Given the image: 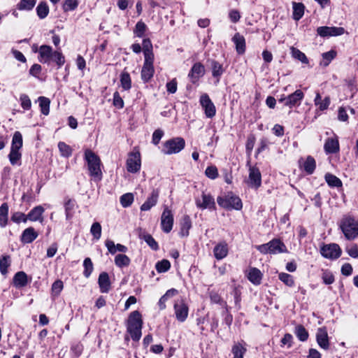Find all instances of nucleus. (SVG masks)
I'll use <instances>...</instances> for the list:
<instances>
[{
  "label": "nucleus",
  "mask_w": 358,
  "mask_h": 358,
  "mask_svg": "<svg viewBox=\"0 0 358 358\" xmlns=\"http://www.w3.org/2000/svg\"><path fill=\"white\" fill-rule=\"evenodd\" d=\"M143 320L141 314L138 310L131 312L128 317L127 331L134 341H138L141 337Z\"/></svg>",
  "instance_id": "nucleus-1"
},
{
  "label": "nucleus",
  "mask_w": 358,
  "mask_h": 358,
  "mask_svg": "<svg viewBox=\"0 0 358 358\" xmlns=\"http://www.w3.org/2000/svg\"><path fill=\"white\" fill-rule=\"evenodd\" d=\"M85 159L87 162L90 176L98 180H101L102 172L100 167L101 160L99 157L91 150L87 149L85 151Z\"/></svg>",
  "instance_id": "nucleus-2"
},
{
  "label": "nucleus",
  "mask_w": 358,
  "mask_h": 358,
  "mask_svg": "<svg viewBox=\"0 0 358 358\" xmlns=\"http://www.w3.org/2000/svg\"><path fill=\"white\" fill-rule=\"evenodd\" d=\"M217 201L220 206L227 210H239L243 207L241 199L232 192H228L224 196H218Z\"/></svg>",
  "instance_id": "nucleus-3"
},
{
  "label": "nucleus",
  "mask_w": 358,
  "mask_h": 358,
  "mask_svg": "<svg viewBox=\"0 0 358 358\" xmlns=\"http://www.w3.org/2000/svg\"><path fill=\"white\" fill-rule=\"evenodd\" d=\"M340 227L348 240H353L358 236V221L352 217H343Z\"/></svg>",
  "instance_id": "nucleus-4"
},
{
  "label": "nucleus",
  "mask_w": 358,
  "mask_h": 358,
  "mask_svg": "<svg viewBox=\"0 0 358 358\" xmlns=\"http://www.w3.org/2000/svg\"><path fill=\"white\" fill-rule=\"evenodd\" d=\"M185 146V141L182 138H173L164 143L162 152L165 155L176 154L183 150Z\"/></svg>",
  "instance_id": "nucleus-5"
},
{
  "label": "nucleus",
  "mask_w": 358,
  "mask_h": 358,
  "mask_svg": "<svg viewBox=\"0 0 358 358\" xmlns=\"http://www.w3.org/2000/svg\"><path fill=\"white\" fill-rule=\"evenodd\" d=\"M320 253L324 258L336 259L341 257V249L336 243L324 245L320 249Z\"/></svg>",
  "instance_id": "nucleus-6"
},
{
  "label": "nucleus",
  "mask_w": 358,
  "mask_h": 358,
  "mask_svg": "<svg viewBox=\"0 0 358 358\" xmlns=\"http://www.w3.org/2000/svg\"><path fill=\"white\" fill-rule=\"evenodd\" d=\"M176 320L180 322H184L188 317L189 308L184 300H177L173 306Z\"/></svg>",
  "instance_id": "nucleus-7"
},
{
  "label": "nucleus",
  "mask_w": 358,
  "mask_h": 358,
  "mask_svg": "<svg viewBox=\"0 0 358 358\" xmlns=\"http://www.w3.org/2000/svg\"><path fill=\"white\" fill-rule=\"evenodd\" d=\"M199 102L207 117L212 118L215 115V106L207 94H203L200 96Z\"/></svg>",
  "instance_id": "nucleus-8"
},
{
  "label": "nucleus",
  "mask_w": 358,
  "mask_h": 358,
  "mask_svg": "<svg viewBox=\"0 0 358 358\" xmlns=\"http://www.w3.org/2000/svg\"><path fill=\"white\" fill-rule=\"evenodd\" d=\"M304 94L300 90H296L294 93L288 95L286 97L280 98V102L284 101L285 106L292 108L301 104V100L303 99Z\"/></svg>",
  "instance_id": "nucleus-9"
},
{
  "label": "nucleus",
  "mask_w": 358,
  "mask_h": 358,
  "mask_svg": "<svg viewBox=\"0 0 358 358\" xmlns=\"http://www.w3.org/2000/svg\"><path fill=\"white\" fill-rule=\"evenodd\" d=\"M173 225V215L168 207H165L161 216L162 229L165 233H169Z\"/></svg>",
  "instance_id": "nucleus-10"
},
{
  "label": "nucleus",
  "mask_w": 358,
  "mask_h": 358,
  "mask_svg": "<svg viewBox=\"0 0 358 358\" xmlns=\"http://www.w3.org/2000/svg\"><path fill=\"white\" fill-rule=\"evenodd\" d=\"M141 155L138 152L129 153L127 159V170L130 173H137L141 169Z\"/></svg>",
  "instance_id": "nucleus-11"
},
{
  "label": "nucleus",
  "mask_w": 358,
  "mask_h": 358,
  "mask_svg": "<svg viewBox=\"0 0 358 358\" xmlns=\"http://www.w3.org/2000/svg\"><path fill=\"white\" fill-rule=\"evenodd\" d=\"M317 34L322 37L341 36L345 33L343 27H319L317 29Z\"/></svg>",
  "instance_id": "nucleus-12"
},
{
  "label": "nucleus",
  "mask_w": 358,
  "mask_h": 358,
  "mask_svg": "<svg viewBox=\"0 0 358 358\" xmlns=\"http://www.w3.org/2000/svg\"><path fill=\"white\" fill-rule=\"evenodd\" d=\"M249 171V176L246 182L248 187L257 189L262 183L261 173L259 169L255 167H250Z\"/></svg>",
  "instance_id": "nucleus-13"
},
{
  "label": "nucleus",
  "mask_w": 358,
  "mask_h": 358,
  "mask_svg": "<svg viewBox=\"0 0 358 358\" xmlns=\"http://www.w3.org/2000/svg\"><path fill=\"white\" fill-rule=\"evenodd\" d=\"M204 74V66L200 62H196L192 66L190 71L188 73V77L189 78L191 82L193 84H195L199 81L200 78L203 76Z\"/></svg>",
  "instance_id": "nucleus-14"
},
{
  "label": "nucleus",
  "mask_w": 358,
  "mask_h": 358,
  "mask_svg": "<svg viewBox=\"0 0 358 358\" xmlns=\"http://www.w3.org/2000/svg\"><path fill=\"white\" fill-rule=\"evenodd\" d=\"M316 341L321 348L324 350H328L329 348L330 343L326 327H320L317 329L316 333Z\"/></svg>",
  "instance_id": "nucleus-15"
},
{
  "label": "nucleus",
  "mask_w": 358,
  "mask_h": 358,
  "mask_svg": "<svg viewBox=\"0 0 358 358\" xmlns=\"http://www.w3.org/2000/svg\"><path fill=\"white\" fill-rule=\"evenodd\" d=\"M196 205L201 209L211 208L215 206L214 198L210 194L202 193V201L199 199H196Z\"/></svg>",
  "instance_id": "nucleus-16"
},
{
  "label": "nucleus",
  "mask_w": 358,
  "mask_h": 358,
  "mask_svg": "<svg viewBox=\"0 0 358 358\" xmlns=\"http://www.w3.org/2000/svg\"><path fill=\"white\" fill-rule=\"evenodd\" d=\"M159 197V192L157 189H154L150 196L141 206V210L143 211L149 210L152 207L156 205Z\"/></svg>",
  "instance_id": "nucleus-17"
},
{
  "label": "nucleus",
  "mask_w": 358,
  "mask_h": 358,
  "mask_svg": "<svg viewBox=\"0 0 358 358\" xmlns=\"http://www.w3.org/2000/svg\"><path fill=\"white\" fill-rule=\"evenodd\" d=\"M327 154H334L339 151V143L337 138H328L324 145Z\"/></svg>",
  "instance_id": "nucleus-18"
},
{
  "label": "nucleus",
  "mask_w": 358,
  "mask_h": 358,
  "mask_svg": "<svg viewBox=\"0 0 358 358\" xmlns=\"http://www.w3.org/2000/svg\"><path fill=\"white\" fill-rule=\"evenodd\" d=\"M100 291L102 293H108L110 289V282L108 274L106 272L100 273L98 279Z\"/></svg>",
  "instance_id": "nucleus-19"
},
{
  "label": "nucleus",
  "mask_w": 358,
  "mask_h": 358,
  "mask_svg": "<svg viewBox=\"0 0 358 358\" xmlns=\"http://www.w3.org/2000/svg\"><path fill=\"white\" fill-rule=\"evenodd\" d=\"M44 208L41 206H37L34 207L31 211L27 214V218L29 220L32 222L39 221L41 222H43V213H44Z\"/></svg>",
  "instance_id": "nucleus-20"
},
{
  "label": "nucleus",
  "mask_w": 358,
  "mask_h": 358,
  "mask_svg": "<svg viewBox=\"0 0 358 358\" xmlns=\"http://www.w3.org/2000/svg\"><path fill=\"white\" fill-rule=\"evenodd\" d=\"M232 41L236 46V52L238 55H243L245 52V38L239 33H236L232 38Z\"/></svg>",
  "instance_id": "nucleus-21"
},
{
  "label": "nucleus",
  "mask_w": 358,
  "mask_h": 358,
  "mask_svg": "<svg viewBox=\"0 0 358 358\" xmlns=\"http://www.w3.org/2000/svg\"><path fill=\"white\" fill-rule=\"evenodd\" d=\"M38 237V233L33 227L24 229L21 236V241L24 243H31Z\"/></svg>",
  "instance_id": "nucleus-22"
},
{
  "label": "nucleus",
  "mask_w": 358,
  "mask_h": 358,
  "mask_svg": "<svg viewBox=\"0 0 358 358\" xmlns=\"http://www.w3.org/2000/svg\"><path fill=\"white\" fill-rule=\"evenodd\" d=\"M215 257L217 260L224 259L228 254V245L225 242L218 243L213 249Z\"/></svg>",
  "instance_id": "nucleus-23"
},
{
  "label": "nucleus",
  "mask_w": 358,
  "mask_h": 358,
  "mask_svg": "<svg viewBox=\"0 0 358 358\" xmlns=\"http://www.w3.org/2000/svg\"><path fill=\"white\" fill-rule=\"evenodd\" d=\"M39 61L41 62H48L53 55V51L50 45H42L39 48Z\"/></svg>",
  "instance_id": "nucleus-24"
},
{
  "label": "nucleus",
  "mask_w": 358,
  "mask_h": 358,
  "mask_svg": "<svg viewBox=\"0 0 358 358\" xmlns=\"http://www.w3.org/2000/svg\"><path fill=\"white\" fill-rule=\"evenodd\" d=\"M13 281L17 288L25 287L28 282L27 275L24 271H18L15 274Z\"/></svg>",
  "instance_id": "nucleus-25"
},
{
  "label": "nucleus",
  "mask_w": 358,
  "mask_h": 358,
  "mask_svg": "<svg viewBox=\"0 0 358 358\" xmlns=\"http://www.w3.org/2000/svg\"><path fill=\"white\" fill-rule=\"evenodd\" d=\"M282 253L287 252V247L279 239H273L270 241V253Z\"/></svg>",
  "instance_id": "nucleus-26"
},
{
  "label": "nucleus",
  "mask_w": 358,
  "mask_h": 358,
  "mask_svg": "<svg viewBox=\"0 0 358 358\" xmlns=\"http://www.w3.org/2000/svg\"><path fill=\"white\" fill-rule=\"evenodd\" d=\"M248 279L254 285H259L262 278V273L257 268H250L247 273Z\"/></svg>",
  "instance_id": "nucleus-27"
},
{
  "label": "nucleus",
  "mask_w": 358,
  "mask_h": 358,
  "mask_svg": "<svg viewBox=\"0 0 358 358\" xmlns=\"http://www.w3.org/2000/svg\"><path fill=\"white\" fill-rule=\"evenodd\" d=\"M192 227V221L189 215H184L180 222V235L186 237L189 235V231Z\"/></svg>",
  "instance_id": "nucleus-28"
},
{
  "label": "nucleus",
  "mask_w": 358,
  "mask_h": 358,
  "mask_svg": "<svg viewBox=\"0 0 358 358\" xmlns=\"http://www.w3.org/2000/svg\"><path fill=\"white\" fill-rule=\"evenodd\" d=\"M301 167L308 174H312L316 167V162L312 156H308L301 165Z\"/></svg>",
  "instance_id": "nucleus-29"
},
{
  "label": "nucleus",
  "mask_w": 358,
  "mask_h": 358,
  "mask_svg": "<svg viewBox=\"0 0 358 358\" xmlns=\"http://www.w3.org/2000/svg\"><path fill=\"white\" fill-rule=\"evenodd\" d=\"M23 140L22 134L20 131H15L13 134L10 150H19L22 148Z\"/></svg>",
  "instance_id": "nucleus-30"
},
{
  "label": "nucleus",
  "mask_w": 358,
  "mask_h": 358,
  "mask_svg": "<svg viewBox=\"0 0 358 358\" xmlns=\"http://www.w3.org/2000/svg\"><path fill=\"white\" fill-rule=\"evenodd\" d=\"M155 73L154 66L143 64L141 70V78L145 83H148L153 76Z\"/></svg>",
  "instance_id": "nucleus-31"
},
{
  "label": "nucleus",
  "mask_w": 358,
  "mask_h": 358,
  "mask_svg": "<svg viewBox=\"0 0 358 358\" xmlns=\"http://www.w3.org/2000/svg\"><path fill=\"white\" fill-rule=\"evenodd\" d=\"M76 206V202L73 199H69L64 203L66 220H69L73 217Z\"/></svg>",
  "instance_id": "nucleus-32"
},
{
  "label": "nucleus",
  "mask_w": 358,
  "mask_h": 358,
  "mask_svg": "<svg viewBox=\"0 0 358 358\" xmlns=\"http://www.w3.org/2000/svg\"><path fill=\"white\" fill-rule=\"evenodd\" d=\"M139 238L144 240L152 250L157 251L159 249L158 243L150 234L147 233H141L139 234Z\"/></svg>",
  "instance_id": "nucleus-33"
},
{
  "label": "nucleus",
  "mask_w": 358,
  "mask_h": 358,
  "mask_svg": "<svg viewBox=\"0 0 358 358\" xmlns=\"http://www.w3.org/2000/svg\"><path fill=\"white\" fill-rule=\"evenodd\" d=\"M41 112L44 115H48L50 113V100L45 96H39L38 99Z\"/></svg>",
  "instance_id": "nucleus-34"
},
{
  "label": "nucleus",
  "mask_w": 358,
  "mask_h": 358,
  "mask_svg": "<svg viewBox=\"0 0 358 358\" xmlns=\"http://www.w3.org/2000/svg\"><path fill=\"white\" fill-rule=\"evenodd\" d=\"M305 6L302 3L293 2V18L299 20L304 14Z\"/></svg>",
  "instance_id": "nucleus-35"
},
{
  "label": "nucleus",
  "mask_w": 358,
  "mask_h": 358,
  "mask_svg": "<svg viewBox=\"0 0 358 358\" xmlns=\"http://www.w3.org/2000/svg\"><path fill=\"white\" fill-rule=\"evenodd\" d=\"M294 334L299 341L304 342L308 338V332L305 327L301 324H298L295 327Z\"/></svg>",
  "instance_id": "nucleus-36"
},
{
  "label": "nucleus",
  "mask_w": 358,
  "mask_h": 358,
  "mask_svg": "<svg viewBox=\"0 0 358 358\" xmlns=\"http://www.w3.org/2000/svg\"><path fill=\"white\" fill-rule=\"evenodd\" d=\"M8 214V206L3 203L0 206V226L4 227L7 224Z\"/></svg>",
  "instance_id": "nucleus-37"
},
{
  "label": "nucleus",
  "mask_w": 358,
  "mask_h": 358,
  "mask_svg": "<svg viewBox=\"0 0 358 358\" xmlns=\"http://www.w3.org/2000/svg\"><path fill=\"white\" fill-rule=\"evenodd\" d=\"M211 66H212V75L213 77L217 78V82L220 80V78L224 73V69L221 64H220L217 61H212L211 62Z\"/></svg>",
  "instance_id": "nucleus-38"
},
{
  "label": "nucleus",
  "mask_w": 358,
  "mask_h": 358,
  "mask_svg": "<svg viewBox=\"0 0 358 358\" xmlns=\"http://www.w3.org/2000/svg\"><path fill=\"white\" fill-rule=\"evenodd\" d=\"M325 180L331 187H340L342 186L341 180L333 174L327 173L325 175Z\"/></svg>",
  "instance_id": "nucleus-39"
},
{
  "label": "nucleus",
  "mask_w": 358,
  "mask_h": 358,
  "mask_svg": "<svg viewBox=\"0 0 358 358\" xmlns=\"http://www.w3.org/2000/svg\"><path fill=\"white\" fill-rule=\"evenodd\" d=\"M130 262V259L126 255L119 254L115 257V263L120 268L128 266Z\"/></svg>",
  "instance_id": "nucleus-40"
},
{
  "label": "nucleus",
  "mask_w": 358,
  "mask_h": 358,
  "mask_svg": "<svg viewBox=\"0 0 358 358\" xmlns=\"http://www.w3.org/2000/svg\"><path fill=\"white\" fill-rule=\"evenodd\" d=\"M37 15L40 19H44L49 13V7L46 2H41L36 7Z\"/></svg>",
  "instance_id": "nucleus-41"
},
{
  "label": "nucleus",
  "mask_w": 358,
  "mask_h": 358,
  "mask_svg": "<svg viewBox=\"0 0 358 358\" xmlns=\"http://www.w3.org/2000/svg\"><path fill=\"white\" fill-rule=\"evenodd\" d=\"M246 350V348L243 347L241 343L234 344L231 349L234 358H243V355Z\"/></svg>",
  "instance_id": "nucleus-42"
},
{
  "label": "nucleus",
  "mask_w": 358,
  "mask_h": 358,
  "mask_svg": "<svg viewBox=\"0 0 358 358\" xmlns=\"http://www.w3.org/2000/svg\"><path fill=\"white\" fill-rule=\"evenodd\" d=\"M10 265V258L8 255H4L0 259V272L5 275L8 273V268Z\"/></svg>",
  "instance_id": "nucleus-43"
},
{
  "label": "nucleus",
  "mask_w": 358,
  "mask_h": 358,
  "mask_svg": "<svg viewBox=\"0 0 358 358\" xmlns=\"http://www.w3.org/2000/svg\"><path fill=\"white\" fill-rule=\"evenodd\" d=\"M120 83L122 88L125 90H128L131 87V80L129 73L124 71L121 73Z\"/></svg>",
  "instance_id": "nucleus-44"
},
{
  "label": "nucleus",
  "mask_w": 358,
  "mask_h": 358,
  "mask_svg": "<svg viewBox=\"0 0 358 358\" xmlns=\"http://www.w3.org/2000/svg\"><path fill=\"white\" fill-rule=\"evenodd\" d=\"M22 157V153L19 150H10V153L8 155V159L10 161V163L13 165H20V163L19 162L20 161Z\"/></svg>",
  "instance_id": "nucleus-45"
},
{
  "label": "nucleus",
  "mask_w": 358,
  "mask_h": 358,
  "mask_svg": "<svg viewBox=\"0 0 358 358\" xmlns=\"http://www.w3.org/2000/svg\"><path fill=\"white\" fill-rule=\"evenodd\" d=\"M58 148L60 152L61 156L64 157H69L72 154L71 148L65 143L64 142H59Z\"/></svg>",
  "instance_id": "nucleus-46"
},
{
  "label": "nucleus",
  "mask_w": 358,
  "mask_h": 358,
  "mask_svg": "<svg viewBox=\"0 0 358 358\" xmlns=\"http://www.w3.org/2000/svg\"><path fill=\"white\" fill-rule=\"evenodd\" d=\"M292 55L294 58L301 61L303 64H308V59L306 55L300 51L299 49L292 47L291 48Z\"/></svg>",
  "instance_id": "nucleus-47"
},
{
  "label": "nucleus",
  "mask_w": 358,
  "mask_h": 358,
  "mask_svg": "<svg viewBox=\"0 0 358 358\" xmlns=\"http://www.w3.org/2000/svg\"><path fill=\"white\" fill-rule=\"evenodd\" d=\"M84 271L83 275L85 278H89L93 271L94 266L92 262L90 257H87L83 262Z\"/></svg>",
  "instance_id": "nucleus-48"
},
{
  "label": "nucleus",
  "mask_w": 358,
  "mask_h": 358,
  "mask_svg": "<svg viewBox=\"0 0 358 358\" xmlns=\"http://www.w3.org/2000/svg\"><path fill=\"white\" fill-rule=\"evenodd\" d=\"M171 267V264L167 259H162L158 262L155 265V268L158 273H164Z\"/></svg>",
  "instance_id": "nucleus-49"
},
{
  "label": "nucleus",
  "mask_w": 358,
  "mask_h": 358,
  "mask_svg": "<svg viewBox=\"0 0 358 358\" xmlns=\"http://www.w3.org/2000/svg\"><path fill=\"white\" fill-rule=\"evenodd\" d=\"M133 201L134 195L131 193H126L120 197V203L124 208L130 206Z\"/></svg>",
  "instance_id": "nucleus-50"
},
{
  "label": "nucleus",
  "mask_w": 358,
  "mask_h": 358,
  "mask_svg": "<svg viewBox=\"0 0 358 358\" xmlns=\"http://www.w3.org/2000/svg\"><path fill=\"white\" fill-rule=\"evenodd\" d=\"M279 279L284 282L287 286L292 287L294 285L293 276L286 273H279Z\"/></svg>",
  "instance_id": "nucleus-51"
},
{
  "label": "nucleus",
  "mask_w": 358,
  "mask_h": 358,
  "mask_svg": "<svg viewBox=\"0 0 358 358\" xmlns=\"http://www.w3.org/2000/svg\"><path fill=\"white\" fill-rule=\"evenodd\" d=\"M146 28V24L143 21H139L136 24L134 33L136 36L141 38L143 36Z\"/></svg>",
  "instance_id": "nucleus-52"
},
{
  "label": "nucleus",
  "mask_w": 358,
  "mask_h": 358,
  "mask_svg": "<svg viewBox=\"0 0 358 358\" xmlns=\"http://www.w3.org/2000/svg\"><path fill=\"white\" fill-rule=\"evenodd\" d=\"M90 233L93 236L94 238L99 240L101 236V226L99 222H94L92 224Z\"/></svg>",
  "instance_id": "nucleus-53"
},
{
  "label": "nucleus",
  "mask_w": 358,
  "mask_h": 358,
  "mask_svg": "<svg viewBox=\"0 0 358 358\" xmlns=\"http://www.w3.org/2000/svg\"><path fill=\"white\" fill-rule=\"evenodd\" d=\"M78 6V0H65L63 3V10L64 12L72 11L76 10Z\"/></svg>",
  "instance_id": "nucleus-54"
},
{
  "label": "nucleus",
  "mask_w": 358,
  "mask_h": 358,
  "mask_svg": "<svg viewBox=\"0 0 358 358\" xmlns=\"http://www.w3.org/2000/svg\"><path fill=\"white\" fill-rule=\"evenodd\" d=\"M36 3L35 0H21L17 5L19 10H31Z\"/></svg>",
  "instance_id": "nucleus-55"
},
{
  "label": "nucleus",
  "mask_w": 358,
  "mask_h": 358,
  "mask_svg": "<svg viewBox=\"0 0 358 358\" xmlns=\"http://www.w3.org/2000/svg\"><path fill=\"white\" fill-rule=\"evenodd\" d=\"M50 59L55 62L59 67H61L65 63L64 56L61 52L57 50L53 52V55Z\"/></svg>",
  "instance_id": "nucleus-56"
},
{
  "label": "nucleus",
  "mask_w": 358,
  "mask_h": 358,
  "mask_svg": "<svg viewBox=\"0 0 358 358\" xmlns=\"http://www.w3.org/2000/svg\"><path fill=\"white\" fill-rule=\"evenodd\" d=\"M20 101L23 109L29 110L31 108V102L28 95L22 94L20 96Z\"/></svg>",
  "instance_id": "nucleus-57"
},
{
  "label": "nucleus",
  "mask_w": 358,
  "mask_h": 358,
  "mask_svg": "<svg viewBox=\"0 0 358 358\" xmlns=\"http://www.w3.org/2000/svg\"><path fill=\"white\" fill-rule=\"evenodd\" d=\"M206 176L212 180H214L218 176V171L215 166H209L205 171Z\"/></svg>",
  "instance_id": "nucleus-58"
},
{
  "label": "nucleus",
  "mask_w": 358,
  "mask_h": 358,
  "mask_svg": "<svg viewBox=\"0 0 358 358\" xmlns=\"http://www.w3.org/2000/svg\"><path fill=\"white\" fill-rule=\"evenodd\" d=\"M27 220V215L21 212H15L11 216V220L15 223L26 222Z\"/></svg>",
  "instance_id": "nucleus-59"
},
{
  "label": "nucleus",
  "mask_w": 358,
  "mask_h": 358,
  "mask_svg": "<svg viewBox=\"0 0 358 358\" xmlns=\"http://www.w3.org/2000/svg\"><path fill=\"white\" fill-rule=\"evenodd\" d=\"M336 56V52L335 50H330L322 54V58L326 60L324 66H328L330 62L335 58Z\"/></svg>",
  "instance_id": "nucleus-60"
},
{
  "label": "nucleus",
  "mask_w": 358,
  "mask_h": 358,
  "mask_svg": "<svg viewBox=\"0 0 358 358\" xmlns=\"http://www.w3.org/2000/svg\"><path fill=\"white\" fill-rule=\"evenodd\" d=\"M113 105L118 108L124 107V101L118 92H115L113 94Z\"/></svg>",
  "instance_id": "nucleus-61"
},
{
  "label": "nucleus",
  "mask_w": 358,
  "mask_h": 358,
  "mask_svg": "<svg viewBox=\"0 0 358 358\" xmlns=\"http://www.w3.org/2000/svg\"><path fill=\"white\" fill-rule=\"evenodd\" d=\"M164 135V131L159 129H156L152 134V142L155 145H157Z\"/></svg>",
  "instance_id": "nucleus-62"
},
{
  "label": "nucleus",
  "mask_w": 358,
  "mask_h": 358,
  "mask_svg": "<svg viewBox=\"0 0 358 358\" xmlns=\"http://www.w3.org/2000/svg\"><path fill=\"white\" fill-rule=\"evenodd\" d=\"M63 289V282L61 280H56L52 285V294L58 295Z\"/></svg>",
  "instance_id": "nucleus-63"
},
{
  "label": "nucleus",
  "mask_w": 358,
  "mask_h": 358,
  "mask_svg": "<svg viewBox=\"0 0 358 358\" xmlns=\"http://www.w3.org/2000/svg\"><path fill=\"white\" fill-rule=\"evenodd\" d=\"M166 90L170 94H174L177 91V81L176 78L172 79L170 82L166 83Z\"/></svg>",
  "instance_id": "nucleus-64"
}]
</instances>
